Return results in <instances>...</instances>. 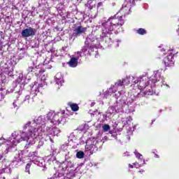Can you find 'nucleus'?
Masks as SVG:
<instances>
[{"label":"nucleus","mask_w":179,"mask_h":179,"mask_svg":"<svg viewBox=\"0 0 179 179\" xmlns=\"http://www.w3.org/2000/svg\"><path fill=\"white\" fill-rule=\"evenodd\" d=\"M27 71L28 73H31L32 75H36V76H41V74L44 72V71H41V69H40V65L29 66Z\"/></svg>","instance_id":"nucleus-7"},{"label":"nucleus","mask_w":179,"mask_h":179,"mask_svg":"<svg viewBox=\"0 0 179 179\" xmlns=\"http://www.w3.org/2000/svg\"><path fill=\"white\" fill-rule=\"evenodd\" d=\"M55 82L57 85L59 86H62V83H64V78L61 76V73H57L55 76Z\"/></svg>","instance_id":"nucleus-15"},{"label":"nucleus","mask_w":179,"mask_h":179,"mask_svg":"<svg viewBox=\"0 0 179 179\" xmlns=\"http://www.w3.org/2000/svg\"><path fill=\"white\" fill-rule=\"evenodd\" d=\"M13 106L14 108H16V110H18L19 108L22 106V102H20V100H16L13 103Z\"/></svg>","instance_id":"nucleus-17"},{"label":"nucleus","mask_w":179,"mask_h":179,"mask_svg":"<svg viewBox=\"0 0 179 179\" xmlns=\"http://www.w3.org/2000/svg\"><path fill=\"white\" fill-rule=\"evenodd\" d=\"M118 45H119L117 44V46L118 47Z\"/></svg>","instance_id":"nucleus-49"},{"label":"nucleus","mask_w":179,"mask_h":179,"mask_svg":"<svg viewBox=\"0 0 179 179\" xmlns=\"http://www.w3.org/2000/svg\"><path fill=\"white\" fill-rule=\"evenodd\" d=\"M80 56L78 55L77 57H71L70 61L68 62L69 66L71 68H76L78 66V59Z\"/></svg>","instance_id":"nucleus-13"},{"label":"nucleus","mask_w":179,"mask_h":179,"mask_svg":"<svg viewBox=\"0 0 179 179\" xmlns=\"http://www.w3.org/2000/svg\"><path fill=\"white\" fill-rule=\"evenodd\" d=\"M0 36H1V38H3V32L0 31Z\"/></svg>","instance_id":"nucleus-36"},{"label":"nucleus","mask_w":179,"mask_h":179,"mask_svg":"<svg viewBox=\"0 0 179 179\" xmlns=\"http://www.w3.org/2000/svg\"><path fill=\"white\" fill-rule=\"evenodd\" d=\"M140 93L144 94V96H152L153 90H148V91L141 90Z\"/></svg>","instance_id":"nucleus-19"},{"label":"nucleus","mask_w":179,"mask_h":179,"mask_svg":"<svg viewBox=\"0 0 179 179\" xmlns=\"http://www.w3.org/2000/svg\"><path fill=\"white\" fill-rule=\"evenodd\" d=\"M16 131L12 134V136L14 137V139H16Z\"/></svg>","instance_id":"nucleus-35"},{"label":"nucleus","mask_w":179,"mask_h":179,"mask_svg":"<svg viewBox=\"0 0 179 179\" xmlns=\"http://www.w3.org/2000/svg\"><path fill=\"white\" fill-rule=\"evenodd\" d=\"M64 120V114L61 113H58L54 115L52 117V120L55 122H57V124H61V122Z\"/></svg>","instance_id":"nucleus-11"},{"label":"nucleus","mask_w":179,"mask_h":179,"mask_svg":"<svg viewBox=\"0 0 179 179\" xmlns=\"http://www.w3.org/2000/svg\"><path fill=\"white\" fill-rule=\"evenodd\" d=\"M95 147L96 145H86L85 149H87V150H92V149H93V148H95Z\"/></svg>","instance_id":"nucleus-28"},{"label":"nucleus","mask_w":179,"mask_h":179,"mask_svg":"<svg viewBox=\"0 0 179 179\" xmlns=\"http://www.w3.org/2000/svg\"><path fill=\"white\" fill-rule=\"evenodd\" d=\"M22 94V92L21 91H16L14 93V97H16L17 99L19 97V96H20Z\"/></svg>","instance_id":"nucleus-29"},{"label":"nucleus","mask_w":179,"mask_h":179,"mask_svg":"<svg viewBox=\"0 0 179 179\" xmlns=\"http://www.w3.org/2000/svg\"><path fill=\"white\" fill-rule=\"evenodd\" d=\"M143 78H141L140 80H139V83L137 85L138 87V90H143V89H146L148 90H150V85H149L150 84V80H148L147 82H145V80H146V77Z\"/></svg>","instance_id":"nucleus-5"},{"label":"nucleus","mask_w":179,"mask_h":179,"mask_svg":"<svg viewBox=\"0 0 179 179\" xmlns=\"http://www.w3.org/2000/svg\"><path fill=\"white\" fill-rule=\"evenodd\" d=\"M141 80V78H134L132 82L133 83H135L136 85V83H138L139 85V81Z\"/></svg>","instance_id":"nucleus-30"},{"label":"nucleus","mask_w":179,"mask_h":179,"mask_svg":"<svg viewBox=\"0 0 179 179\" xmlns=\"http://www.w3.org/2000/svg\"><path fill=\"white\" fill-rule=\"evenodd\" d=\"M68 106H69L72 111H79V106L78 105V103H73L71 102H69L68 103Z\"/></svg>","instance_id":"nucleus-16"},{"label":"nucleus","mask_w":179,"mask_h":179,"mask_svg":"<svg viewBox=\"0 0 179 179\" xmlns=\"http://www.w3.org/2000/svg\"><path fill=\"white\" fill-rule=\"evenodd\" d=\"M2 45V42L0 41V45Z\"/></svg>","instance_id":"nucleus-47"},{"label":"nucleus","mask_w":179,"mask_h":179,"mask_svg":"<svg viewBox=\"0 0 179 179\" xmlns=\"http://www.w3.org/2000/svg\"><path fill=\"white\" fill-rule=\"evenodd\" d=\"M129 83V79H128V78L122 79V80H119L117 83H115L114 85L110 87L109 90H117L120 89V87H122V89H124V86L125 85L124 83Z\"/></svg>","instance_id":"nucleus-6"},{"label":"nucleus","mask_w":179,"mask_h":179,"mask_svg":"<svg viewBox=\"0 0 179 179\" xmlns=\"http://www.w3.org/2000/svg\"><path fill=\"white\" fill-rule=\"evenodd\" d=\"M37 33V29L29 27L27 29H24L21 32V36L22 38H26L27 37H33Z\"/></svg>","instance_id":"nucleus-3"},{"label":"nucleus","mask_w":179,"mask_h":179,"mask_svg":"<svg viewBox=\"0 0 179 179\" xmlns=\"http://www.w3.org/2000/svg\"><path fill=\"white\" fill-rule=\"evenodd\" d=\"M162 78V75L159 73V71L154 72V76L150 78V82H151L150 89H152L155 86V83L159 82Z\"/></svg>","instance_id":"nucleus-8"},{"label":"nucleus","mask_w":179,"mask_h":179,"mask_svg":"<svg viewBox=\"0 0 179 179\" xmlns=\"http://www.w3.org/2000/svg\"><path fill=\"white\" fill-rule=\"evenodd\" d=\"M83 33H86V28L82 26H78L76 27L73 31V37H78L80 36V34H83Z\"/></svg>","instance_id":"nucleus-9"},{"label":"nucleus","mask_w":179,"mask_h":179,"mask_svg":"<svg viewBox=\"0 0 179 179\" xmlns=\"http://www.w3.org/2000/svg\"><path fill=\"white\" fill-rule=\"evenodd\" d=\"M24 86H26L24 83H20L15 80L11 85V87L13 88L11 90H24Z\"/></svg>","instance_id":"nucleus-10"},{"label":"nucleus","mask_w":179,"mask_h":179,"mask_svg":"<svg viewBox=\"0 0 179 179\" xmlns=\"http://www.w3.org/2000/svg\"><path fill=\"white\" fill-rule=\"evenodd\" d=\"M155 121H156V119H154L152 120V124H153V122H155Z\"/></svg>","instance_id":"nucleus-45"},{"label":"nucleus","mask_w":179,"mask_h":179,"mask_svg":"<svg viewBox=\"0 0 179 179\" xmlns=\"http://www.w3.org/2000/svg\"><path fill=\"white\" fill-rule=\"evenodd\" d=\"M103 6V2H99L97 3V8H100V6Z\"/></svg>","instance_id":"nucleus-34"},{"label":"nucleus","mask_w":179,"mask_h":179,"mask_svg":"<svg viewBox=\"0 0 179 179\" xmlns=\"http://www.w3.org/2000/svg\"><path fill=\"white\" fill-rule=\"evenodd\" d=\"M129 169H132V168L134 167V165L129 164Z\"/></svg>","instance_id":"nucleus-40"},{"label":"nucleus","mask_w":179,"mask_h":179,"mask_svg":"<svg viewBox=\"0 0 179 179\" xmlns=\"http://www.w3.org/2000/svg\"><path fill=\"white\" fill-rule=\"evenodd\" d=\"M40 47V41L38 39L34 41V43H32L31 48H36V50Z\"/></svg>","instance_id":"nucleus-18"},{"label":"nucleus","mask_w":179,"mask_h":179,"mask_svg":"<svg viewBox=\"0 0 179 179\" xmlns=\"http://www.w3.org/2000/svg\"><path fill=\"white\" fill-rule=\"evenodd\" d=\"M30 167H31V164L28 163L25 166V172L30 174Z\"/></svg>","instance_id":"nucleus-24"},{"label":"nucleus","mask_w":179,"mask_h":179,"mask_svg":"<svg viewBox=\"0 0 179 179\" xmlns=\"http://www.w3.org/2000/svg\"><path fill=\"white\" fill-rule=\"evenodd\" d=\"M119 104H122V103H117V105L115 106V107H117V108H120Z\"/></svg>","instance_id":"nucleus-38"},{"label":"nucleus","mask_w":179,"mask_h":179,"mask_svg":"<svg viewBox=\"0 0 179 179\" xmlns=\"http://www.w3.org/2000/svg\"><path fill=\"white\" fill-rule=\"evenodd\" d=\"M6 74L8 76H12L13 75V72L12 71H6Z\"/></svg>","instance_id":"nucleus-31"},{"label":"nucleus","mask_w":179,"mask_h":179,"mask_svg":"<svg viewBox=\"0 0 179 179\" xmlns=\"http://www.w3.org/2000/svg\"><path fill=\"white\" fill-rule=\"evenodd\" d=\"M155 157H158L159 158V155H157V154H155Z\"/></svg>","instance_id":"nucleus-46"},{"label":"nucleus","mask_w":179,"mask_h":179,"mask_svg":"<svg viewBox=\"0 0 179 179\" xmlns=\"http://www.w3.org/2000/svg\"><path fill=\"white\" fill-rule=\"evenodd\" d=\"M50 141L52 142V143H54V140H52V138H50Z\"/></svg>","instance_id":"nucleus-41"},{"label":"nucleus","mask_w":179,"mask_h":179,"mask_svg":"<svg viewBox=\"0 0 179 179\" xmlns=\"http://www.w3.org/2000/svg\"><path fill=\"white\" fill-rule=\"evenodd\" d=\"M3 159V155H0V160H2Z\"/></svg>","instance_id":"nucleus-43"},{"label":"nucleus","mask_w":179,"mask_h":179,"mask_svg":"<svg viewBox=\"0 0 179 179\" xmlns=\"http://www.w3.org/2000/svg\"><path fill=\"white\" fill-rule=\"evenodd\" d=\"M119 22L115 23L117 26H122L124 24V21L122 20V16L117 17Z\"/></svg>","instance_id":"nucleus-23"},{"label":"nucleus","mask_w":179,"mask_h":179,"mask_svg":"<svg viewBox=\"0 0 179 179\" xmlns=\"http://www.w3.org/2000/svg\"><path fill=\"white\" fill-rule=\"evenodd\" d=\"M19 80H23V74H20Z\"/></svg>","instance_id":"nucleus-33"},{"label":"nucleus","mask_w":179,"mask_h":179,"mask_svg":"<svg viewBox=\"0 0 179 179\" xmlns=\"http://www.w3.org/2000/svg\"><path fill=\"white\" fill-rule=\"evenodd\" d=\"M92 0H90L87 1V3L85 4V6L87 8H88V9H90V10H92V9H93V6H92Z\"/></svg>","instance_id":"nucleus-25"},{"label":"nucleus","mask_w":179,"mask_h":179,"mask_svg":"<svg viewBox=\"0 0 179 179\" xmlns=\"http://www.w3.org/2000/svg\"><path fill=\"white\" fill-rule=\"evenodd\" d=\"M134 155L136 157L137 159H142L143 155L142 154L138 152V150H135Z\"/></svg>","instance_id":"nucleus-27"},{"label":"nucleus","mask_w":179,"mask_h":179,"mask_svg":"<svg viewBox=\"0 0 179 179\" xmlns=\"http://www.w3.org/2000/svg\"><path fill=\"white\" fill-rule=\"evenodd\" d=\"M33 155H34V152H32V154L31 153H30V154H29V157H31V156H33Z\"/></svg>","instance_id":"nucleus-39"},{"label":"nucleus","mask_w":179,"mask_h":179,"mask_svg":"<svg viewBox=\"0 0 179 179\" xmlns=\"http://www.w3.org/2000/svg\"><path fill=\"white\" fill-rule=\"evenodd\" d=\"M103 131L104 132H108V131H110V125L108 124H104L103 127Z\"/></svg>","instance_id":"nucleus-26"},{"label":"nucleus","mask_w":179,"mask_h":179,"mask_svg":"<svg viewBox=\"0 0 179 179\" xmlns=\"http://www.w3.org/2000/svg\"><path fill=\"white\" fill-rule=\"evenodd\" d=\"M43 86H45V84L43 85V84H38L37 86V83H34V85H32V87H35V90H38V89H41V87H43Z\"/></svg>","instance_id":"nucleus-21"},{"label":"nucleus","mask_w":179,"mask_h":179,"mask_svg":"<svg viewBox=\"0 0 179 179\" xmlns=\"http://www.w3.org/2000/svg\"><path fill=\"white\" fill-rule=\"evenodd\" d=\"M120 108H117V107L115 106H110L109 108L112 111L110 112V114H115V113H121L122 111V104H119L118 105Z\"/></svg>","instance_id":"nucleus-14"},{"label":"nucleus","mask_w":179,"mask_h":179,"mask_svg":"<svg viewBox=\"0 0 179 179\" xmlns=\"http://www.w3.org/2000/svg\"><path fill=\"white\" fill-rule=\"evenodd\" d=\"M0 90H3V89H2V88L1 89V88H0Z\"/></svg>","instance_id":"nucleus-48"},{"label":"nucleus","mask_w":179,"mask_h":179,"mask_svg":"<svg viewBox=\"0 0 179 179\" xmlns=\"http://www.w3.org/2000/svg\"><path fill=\"white\" fill-rule=\"evenodd\" d=\"M115 19H117V15L113 17H110L106 22H101L102 26V34L100 35V40L102 41H111V38H108V35L113 34L114 31V27L117 26L115 24Z\"/></svg>","instance_id":"nucleus-1"},{"label":"nucleus","mask_w":179,"mask_h":179,"mask_svg":"<svg viewBox=\"0 0 179 179\" xmlns=\"http://www.w3.org/2000/svg\"><path fill=\"white\" fill-rule=\"evenodd\" d=\"M66 170V167L62 168V171H65Z\"/></svg>","instance_id":"nucleus-44"},{"label":"nucleus","mask_w":179,"mask_h":179,"mask_svg":"<svg viewBox=\"0 0 179 179\" xmlns=\"http://www.w3.org/2000/svg\"><path fill=\"white\" fill-rule=\"evenodd\" d=\"M78 159H83L85 157V152L83 151L78 152L76 154Z\"/></svg>","instance_id":"nucleus-22"},{"label":"nucleus","mask_w":179,"mask_h":179,"mask_svg":"<svg viewBox=\"0 0 179 179\" xmlns=\"http://www.w3.org/2000/svg\"><path fill=\"white\" fill-rule=\"evenodd\" d=\"M92 43H93V41H92V38H87L85 42V45L82 48L80 51L78 52V54L80 55V57H82V52H86L89 48L90 50H93L94 48V46L92 45Z\"/></svg>","instance_id":"nucleus-4"},{"label":"nucleus","mask_w":179,"mask_h":179,"mask_svg":"<svg viewBox=\"0 0 179 179\" xmlns=\"http://www.w3.org/2000/svg\"><path fill=\"white\" fill-rule=\"evenodd\" d=\"M164 64L165 66H173L174 62L173 61V57L169 55L164 59Z\"/></svg>","instance_id":"nucleus-12"},{"label":"nucleus","mask_w":179,"mask_h":179,"mask_svg":"<svg viewBox=\"0 0 179 179\" xmlns=\"http://www.w3.org/2000/svg\"><path fill=\"white\" fill-rule=\"evenodd\" d=\"M145 171H143V170H140V171H138V173H141V174H142V173H143Z\"/></svg>","instance_id":"nucleus-42"},{"label":"nucleus","mask_w":179,"mask_h":179,"mask_svg":"<svg viewBox=\"0 0 179 179\" xmlns=\"http://www.w3.org/2000/svg\"><path fill=\"white\" fill-rule=\"evenodd\" d=\"M31 122H28L24 126V129H27L29 128L28 132H22L21 137L18 139L17 142L18 143H20V142H27V144L25 145L24 148L25 149H29V146L31 145V141H30V138H36L37 131V128L31 126Z\"/></svg>","instance_id":"nucleus-2"},{"label":"nucleus","mask_w":179,"mask_h":179,"mask_svg":"<svg viewBox=\"0 0 179 179\" xmlns=\"http://www.w3.org/2000/svg\"><path fill=\"white\" fill-rule=\"evenodd\" d=\"M136 33H138V34H141V36H143V34H146V29L143 28H139L136 30Z\"/></svg>","instance_id":"nucleus-20"},{"label":"nucleus","mask_w":179,"mask_h":179,"mask_svg":"<svg viewBox=\"0 0 179 179\" xmlns=\"http://www.w3.org/2000/svg\"><path fill=\"white\" fill-rule=\"evenodd\" d=\"M133 164H134V166H135L136 167V166H138V167H139V163H138V162H135V163H134Z\"/></svg>","instance_id":"nucleus-37"},{"label":"nucleus","mask_w":179,"mask_h":179,"mask_svg":"<svg viewBox=\"0 0 179 179\" xmlns=\"http://www.w3.org/2000/svg\"><path fill=\"white\" fill-rule=\"evenodd\" d=\"M18 57H19V59H22V58L24 57V54L20 53Z\"/></svg>","instance_id":"nucleus-32"}]
</instances>
